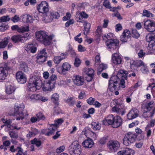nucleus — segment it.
I'll return each mask as SVG.
<instances>
[{
    "mask_svg": "<svg viewBox=\"0 0 155 155\" xmlns=\"http://www.w3.org/2000/svg\"><path fill=\"white\" fill-rule=\"evenodd\" d=\"M128 72L124 70L119 71L116 76H112L109 81L108 88L110 90L113 92L117 88L116 84L120 81L121 79H126Z\"/></svg>",
    "mask_w": 155,
    "mask_h": 155,
    "instance_id": "1",
    "label": "nucleus"
},
{
    "mask_svg": "<svg viewBox=\"0 0 155 155\" xmlns=\"http://www.w3.org/2000/svg\"><path fill=\"white\" fill-rule=\"evenodd\" d=\"M42 86V81L39 77L34 76L30 78L28 87L30 91H35L40 89Z\"/></svg>",
    "mask_w": 155,
    "mask_h": 155,
    "instance_id": "2",
    "label": "nucleus"
},
{
    "mask_svg": "<svg viewBox=\"0 0 155 155\" xmlns=\"http://www.w3.org/2000/svg\"><path fill=\"white\" fill-rule=\"evenodd\" d=\"M147 41L149 42L148 46L147 49L148 51L145 53L142 50H140L138 53V55L139 58L144 57L146 54H149L153 53L155 50V39H147Z\"/></svg>",
    "mask_w": 155,
    "mask_h": 155,
    "instance_id": "3",
    "label": "nucleus"
},
{
    "mask_svg": "<svg viewBox=\"0 0 155 155\" xmlns=\"http://www.w3.org/2000/svg\"><path fill=\"white\" fill-rule=\"evenodd\" d=\"M143 115L145 117H152L155 112L153 102L151 101L147 104L144 108Z\"/></svg>",
    "mask_w": 155,
    "mask_h": 155,
    "instance_id": "4",
    "label": "nucleus"
},
{
    "mask_svg": "<svg viewBox=\"0 0 155 155\" xmlns=\"http://www.w3.org/2000/svg\"><path fill=\"white\" fill-rule=\"evenodd\" d=\"M24 108V106L23 104L21 105L16 104L15 105L14 107V113L15 115H18L16 117L17 120H22L24 119V116L23 111Z\"/></svg>",
    "mask_w": 155,
    "mask_h": 155,
    "instance_id": "5",
    "label": "nucleus"
},
{
    "mask_svg": "<svg viewBox=\"0 0 155 155\" xmlns=\"http://www.w3.org/2000/svg\"><path fill=\"white\" fill-rule=\"evenodd\" d=\"M80 146L77 141H74L68 148L69 153L71 155H78L80 153Z\"/></svg>",
    "mask_w": 155,
    "mask_h": 155,
    "instance_id": "6",
    "label": "nucleus"
},
{
    "mask_svg": "<svg viewBox=\"0 0 155 155\" xmlns=\"http://www.w3.org/2000/svg\"><path fill=\"white\" fill-rule=\"evenodd\" d=\"M63 120L62 118H59L54 121V124H51L49 128L48 131L46 134V135L49 136L52 134L57 130L58 128V125L61 124L63 122Z\"/></svg>",
    "mask_w": 155,
    "mask_h": 155,
    "instance_id": "7",
    "label": "nucleus"
},
{
    "mask_svg": "<svg viewBox=\"0 0 155 155\" xmlns=\"http://www.w3.org/2000/svg\"><path fill=\"white\" fill-rule=\"evenodd\" d=\"M136 137L135 135L130 132L126 134L123 140L124 144L126 146H128L130 143L134 142Z\"/></svg>",
    "mask_w": 155,
    "mask_h": 155,
    "instance_id": "8",
    "label": "nucleus"
},
{
    "mask_svg": "<svg viewBox=\"0 0 155 155\" xmlns=\"http://www.w3.org/2000/svg\"><path fill=\"white\" fill-rule=\"evenodd\" d=\"M107 146L109 150L112 152H115L120 147L119 142L117 140H111L108 141Z\"/></svg>",
    "mask_w": 155,
    "mask_h": 155,
    "instance_id": "9",
    "label": "nucleus"
},
{
    "mask_svg": "<svg viewBox=\"0 0 155 155\" xmlns=\"http://www.w3.org/2000/svg\"><path fill=\"white\" fill-rule=\"evenodd\" d=\"M37 8L39 12L42 13L46 14L49 10L48 4L45 1H42L38 5Z\"/></svg>",
    "mask_w": 155,
    "mask_h": 155,
    "instance_id": "10",
    "label": "nucleus"
},
{
    "mask_svg": "<svg viewBox=\"0 0 155 155\" xmlns=\"http://www.w3.org/2000/svg\"><path fill=\"white\" fill-rule=\"evenodd\" d=\"M83 75L87 81H91L94 78V70L91 68H86L84 69Z\"/></svg>",
    "mask_w": 155,
    "mask_h": 155,
    "instance_id": "11",
    "label": "nucleus"
},
{
    "mask_svg": "<svg viewBox=\"0 0 155 155\" xmlns=\"http://www.w3.org/2000/svg\"><path fill=\"white\" fill-rule=\"evenodd\" d=\"M36 39H52L54 37L53 34L48 35L45 31H40L35 33Z\"/></svg>",
    "mask_w": 155,
    "mask_h": 155,
    "instance_id": "12",
    "label": "nucleus"
},
{
    "mask_svg": "<svg viewBox=\"0 0 155 155\" xmlns=\"http://www.w3.org/2000/svg\"><path fill=\"white\" fill-rule=\"evenodd\" d=\"M144 27L149 31L152 32L155 31V23L151 21L147 20L145 21Z\"/></svg>",
    "mask_w": 155,
    "mask_h": 155,
    "instance_id": "13",
    "label": "nucleus"
},
{
    "mask_svg": "<svg viewBox=\"0 0 155 155\" xmlns=\"http://www.w3.org/2000/svg\"><path fill=\"white\" fill-rule=\"evenodd\" d=\"M55 82L51 81H48L44 82L43 84H42V87L44 91H49L54 88Z\"/></svg>",
    "mask_w": 155,
    "mask_h": 155,
    "instance_id": "14",
    "label": "nucleus"
},
{
    "mask_svg": "<svg viewBox=\"0 0 155 155\" xmlns=\"http://www.w3.org/2000/svg\"><path fill=\"white\" fill-rule=\"evenodd\" d=\"M112 111L120 114L123 115L125 113V109L123 104H117L112 109Z\"/></svg>",
    "mask_w": 155,
    "mask_h": 155,
    "instance_id": "15",
    "label": "nucleus"
},
{
    "mask_svg": "<svg viewBox=\"0 0 155 155\" xmlns=\"http://www.w3.org/2000/svg\"><path fill=\"white\" fill-rule=\"evenodd\" d=\"M16 77L18 81L21 84L25 83L27 80L25 74L21 71H19L16 74Z\"/></svg>",
    "mask_w": 155,
    "mask_h": 155,
    "instance_id": "16",
    "label": "nucleus"
},
{
    "mask_svg": "<svg viewBox=\"0 0 155 155\" xmlns=\"http://www.w3.org/2000/svg\"><path fill=\"white\" fill-rule=\"evenodd\" d=\"M106 44L108 48L114 49L118 45V39H107L106 41Z\"/></svg>",
    "mask_w": 155,
    "mask_h": 155,
    "instance_id": "17",
    "label": "nucleus"
},
{
    "mask_svg": "<svg viewBox=\"0 0 155 155\" xmlns=\"http://www.w3.org/2000/svg\"><path fill=\"white\" fill-rule=\"evenodd\" d=\"M139 112L138 109L134 108L131 109L127 114V117L129 120H132L138 117Z\"/></svg>",
    "mask_w": 155,
    "mask_h": 155,
    "instance_id": "18",
    "label": "nucleus"
},
{
    "mask_svg": "<svg viewBox=\"0 0 155 155\" xmlns=\"http://www.w3.org/2000/svg\"><path fill=\"white\" fill-rule=\"evenodd\" d=\"M122 59L118 53H115L112 55V61L113 63L115 65L120 64Z\"/></svg>",
    "mask_w": 155,
    "mask_h": 155,
    "instance_id": "19",
    "label": "nucleus"
},
{
    "mask_svg": "<svg viewBox=\"0 0 155 155\" xmlns=\"http://www.w3.org/2000/svg\"><path fill=\"white\" fill-rule=\"evenodd\" d=\"M37 46L38 45L36 43L29 44L26 45L25 50L28 53L30 52L34 53L36 51Z\"/></svg>",
    "mask_w": 155,
    "mask_h": 155,
    "instance_id": "20",
    "label": "nucleus"
},
{
    "mask_svg": "<svg viewBox=\"0 0 155 155\" xmlns=\"http://www.w3.org/2000/svg\"><path fill=\"white\" fill-rule=\"evenodd\" d=\"M74 83L77 85L80 86L83 84L84 83V79L81 77L79 75H76L74 76L72 79Z\"/></svg>",
    "mask_w": 155,
    "mask_h": 155,
    "instance_id": "21",
    "label": "nucleus"
},
{
    "mask_svg": "<svg viewBox=\"0 0 155 155\" xmlns=\"http://www.w3.org/2000/svg\"><path fill=\"white\" fill-rule=\"evenodd\" d=\"M122 120L121 117L119 116L115 117L114 120L113 126L114 128H117L122 124Z\"/></svg>",
    "mask_w": 155,
    "mask_h": 155,
    "instance_id": "22",
    "label": "nucleus"
},
{
    "mask_svg": "<svg viewBox=\"0 0 155 155\" xmlns=\"http://www.w3.org/2000/svg\"><path fill=\"white\" fill-rule=\"evenodd\" d=\"M94 142L91 139H87L84 140L82 143V145L83 147L90 148L93 145Z\"/></svg>",
    "mask_w": 155,
    "mask_h": 155,
    "instance_id": "23",
    "label": "nucleus"
},
{
    "mask_svg": "<svg viewBox=\"0 0 155 155\" xmlns=\"http://www.w3.org/2000/svg\"><path fill=\"white\" fill-rule=\"evenodd\" d=\"M7 74V71L4 67H0V80H4L5 79Z\"/></svg>",
    "mask_w": 155,
    "mask_h": 155,
    "instance_id": "24",
    "label": "nucleus"
},
{
    "mask_svg": "<svg viewBox=\"0 0 155 155\" xmlns=\"http://www.w3.org/2000/svg\"><path fill=\"white\" fill-rule=\"evenodd\" d=\"M62 67L61 73L63 74H65L66 71H68L70 69L71 66L68 63L65 62L63 64Z\"/></svg>",
    "mask_w": 155,
    "mask_h": 155,
    "instance_id": "25",
    "label": "nucleus"
},
{
    "mask_svg": "<svg viewBox=\"0 0 155 155\" xmlns=\"http://www.w3.org/2000/svg\"><path fill=\"white\" fill-rule=\"evenodd\" d=\"M124 79H120V83L119 84L118 82L117 84H116L117 88L114 91L121 89L125 87Z\"/></svg>",
    "mask_w": 155,
    "mask_h": 155,
    "instance_id": "26",
    "label": "nucleus"
},
{
    "mask_svg": "<svg viewBox=\"0 0 155 155\" xmlns=\"http://www.w3.org/2000/svg\"><path fill=\"white\" fill-rule=\"evenodd\" d=\"M15 90V88L12 86L7 84L6 86L5 91L8 94H10L13 93Z\"/></svg>",
    "mask_w": 155,
    "mask_h": 155,
    "instance_id": "27",
    "label": "nucleus"
},
{
    "mask_svg": "<svg viewBox=\"0 0 155 155\" xmlns=\"http://www.w3.org/2000/svg\"><path fill=\"white\" fill-rule=\"evenodd\" d=\"M60 17V15L59 13L56 12H50L49 20L48 22L51 21L54 18H58Z\"/></svg>",
    "mask_w": 155,
    "mask_h": 155,
    "instance_id": "28",
    "label": "nucleus"
},
{
    "mask_svg": "<svg viewBox=\"0 0 155 155\" xmlns=\"http://www.w3.org/2000/svg\"><path fill=\"white\" fill-rule=\"evenodd\" d=\"M64 101L70 106H73L75 104V101L73 97H68L65 99Z\"/></svg>",
    "mask_w": 155,
    "mask_h": 155,
    "instance_id": "29",
    "label": "nucleus"
},
{
    "mask_svg": "<svg viewBox=\"0 0 155 155\" xmlns=\"http://www.w3.org/2000/svg\"><path fill=\"white\" fill-rule=\"evenodd\" d=\"M47 58L43 56L37 55L36 57V62L39 64H41L46 61Z\"/></svg>",
    "mask_w": 155,
    "mask_h": 155,
    "instance_id": "30",
    "label": "nucleus"
},
{
    "mask_svg": "<svg viewBox=\"0 0 155 155\" xmlns=\"http://www.w3.org/2000/svg\"><path fill=\"white\" fill-rule=\"evenodd\" d=\"M29 36V34L28 33H23L21 34L14 35L12 36L11 39H21L22 38H27Z\"/></svg>",
    "mask_w": 155,
    "mask_h": 155,
    "instance_id": "31",
    "label": "nucleus"
},
{
    "mask_svg": "<svg viewBox=\"0 0 155 155\" xmlns=\"http://www.w3.org/2000/svg\"><path fill=\"white\" fill-rule=\"evenodd\" d=\"M40 97H41V95L40 94H33L31 95H29L28 97V98L31 100H39Z\"/></svg>",
    "mask_w": 155,
    "mask_h": 155,
    "instance_id": "32",
    "label": "nucleus"
},
{
    "mask_svg": "<svg viewBox=\"0 0 155 155\" xmlns=\"http://www.w3.org/2000/svg\"><path fill=\"white\" fill-rule=\"evenodd\" d=\"M130 32V31L127 30H125L123 33L121 37V38H131Z\"/></svg>",
    "mask_w": 155,
    "mask_h": 155,
    "instance_id": "33",
    "label": "nucleus"
},
{
    "mask_svg": "<svg viewBox=\"0 0 155 155\" xmlns=\"http://www.w3.org/2000/svg\"><path fill=\"white\" fill-rule=\"evenodd\" d=\"M20 70L24 72H27L28 71L29 68L26 63L24 62L21 63L20 65Z\"/></svg>",
    "mask_w": 155,
    "mask_h": 155,
    "instance_id": "34",
    "label": "nucleus"
},
{
    "mask_svg": "<svg viewBox=\"0 0 155 155\" xmlns=\"http://www.w3.org/2000/svg\"><path fill=\"white\" fill-rule=\"evenodd\" d=\"M133 64L136 67H140L141 66H145V64L141 60H138L134 61Z\"/></svg>",
    "mask_w": 155,
    "mask_h": 155,
    "instance_id": "35",
    "label": "nucleus"
},
{
    "mask_svg": "<svg viewBox=\"0 0 155 155\" xmlns=\"http://www.w3.org/2000/svg\"><path fill=\"white\" fill-rule=\"evenodd\" d=\"M91 127L94 130H100L101 128V124L95 122H93L91 124Z\"/></svg>",
    "mask_w": 155,
    "mask_h": 155,
    "instance_id": "36",
    "label": "nucleus"
},
{
    "mask_svg": "<svg viewBox=\"0 0 155 155\" xmlns=\"http://www.w3.org/2000/svg\"><path fill=\"white\" fill-rule=\"evenodd\" d=\"M38 55L47 57V53L45 48L40 50L38 52Z\"/></svg>",
    "mask_w": 155,
    "mask_h": 155,
    "instance_id": "37",
    "label": "nucleus"
},
{
    "mask_svg": "<svg viewBox=\"0 0 155 155\" xmlns=\"http://www.w3.org/2000/svg\"><path fill=\"white\" fill-rule=\"evenodd\" d=\"M125 155H134V151L133 150L128 148L125 149Z\"/></svg>",
    "mask_w": 155,
    "mask_h": 155,
    "instance_id": "38",
    "label": "nucleus"
},
{
    "mask_svg": "<svg viewBox=\"0 0 155 155\" xmlns=\"http://www.w3.org/2000/svg\"><path fill=\"white\" fill-rule=\"evenodd\" d=\"M102 27L101 26H98L95 31L96 36L97 38H100L102 34Z\"/></svg>",
    "mask_w": 155,
    "mask_h": 155,
    "instance_id": "39",
    "label": "nucleus"
},
{
    "mask_svg": "<svg viewBox=\"0 0 155 155\" xmlns=\"http://www.w3.org/2000/svg\"><path fill=\"white\" fill-rule=\"evenodd\" d=\"M17 153L16 154V155H26V152H24L23 150L21 147H17L16 149V151Z\"/></svg>",
    "mask_w": 155,
    "mask_h": 155,
    "instance_id": "40",
    "label": "nucleus"
},
{
    "mask_svg": "<svg viewBox=\"0 0 155 155\" xmlns=\"http://www.w3.org/2000/svg\"><path fill=\"white\" fill-rule=\"evenodd\" d=\"M132 35L133 38H137L139 37L140 35L136 30L133 29L132 31Z\"/></svg>",
    "mask_w": 155,
    "mask_h": 155,
    "instance_id": "41",
    "label": "nucleus"
},
{
    "mask_svg": "<svg viewBox=\"0 0 155 155\" xmlns=\"http://www.w3.org/2000/svg\"><path fill=\"white\" fill-rule=\"evenodd\" d=\"M10 136L12 138H17L18 137L17 133L13 130L10 131L9 132Z\"/></svg>",
    "mask_w": 155,
    "mask_h": 155,
    "instance_id": "42",
    "label": "nucleus"
},
{
    "mask_svg": "<svg viewBox=\"0 0 155 155\" xmlns=\"http://www.w3.org/2000/svg\"><path fill=\"white\" fill-rule=\"evenodd\" d=\"M59 95L57 93H55L51 96V99L54 102H57L59 100Z\"/></svg>",
    "mask_w": 155,
    "mask_h": 155,
    "instance_id": "43",
    "label": "nucleus"
},
{
    "mask_svg": "<svg viewBox=\"0 0 155 155\" xmlns=\"http://www.w3.org/2000/svg\"><path fill=\"white\" fill-rule=\"evenodd\" d=\"M10 20V18L8 15L0 17V22H1L8 21Z\"/></svg>",
    "mask_w": 155,
    "mask_h": 155,
    "instance_id": "44",
    "label": "nucleus"
},
{
    "mask_svg": "<svg viewBox=\"0 0 155 155\" xmlns=\"http://www.w3.org/2000/svg\"><path fill=\"white\" fill-rule=\"evenodd\" d=\"M31 143L32 144H35L38 147H39L41 144V141L38 140L35 138H34L33 140H31Z\"/></svg>",
    "mask_w": 155,
    "mask_h": 155,
    "instance_id": "45",
    "label": "nucleus"
},
{
    "mask_svg": "<svg viewBox=\"0 0 155 155\" xmlns=\"http://www.w3.org/2000/svg\"><path fill=\"white\" fill-rule=\"evenodd\" d=\"M88 15L86 14L85 12H82L81 13V16L79 17V20H78V21L79 22H81V19H83V18H87L88 17Z\"/></svg>",
    "mask_w": 155,
    "mask_h": 155,
    "instance_id": "46",
    "label": "nucleus"
},
{
    "mask_svg": "<svg viewBox=\"0 0 155 155\" xmlns=\"http://www.w3.org/2000/svg\"><path fill=\"white\" fill-rule=\"evenodd\" d=\"M153 15L150 12L146 10H144L143 11V15L144 16H146L147 17H149L150 16L151 17L153 16Z\"/></svg>",
    "mask_w": 155,
    "mask_h": 155,
    "instance_id": "47",
    "label": "nucleus"
},
{
    "mask_svg": "<svg viewBox=\"0 0 155 155\" xmlns=\"http://www.w3.org/2000/svg\"><path fill=\"white\" fill-rule=\"evenodd\" d=\"M114 34L111 33H109L107 34V35H105L104 36H103V38L104 39V38H106L107 39L108 38H110V39H113L114 38Z\"/></svg>",
    "mask_w": 155,
    "mask_h": 155,
    "instance_id": "48",
    "label": "nucleus"
},
{
    "mask_svg": "<svg viewBox=\"0 0 155 155\" xmlns=\"http://www.w3.org/2000/svg\"><path fill=\"white\" fill-rule=\"evenodd\" d=\"M107 67V66L106 64H101L99 65L98 69L99 71H101L103 70L106 69Z\"/></svg>",
    "mask_w": 155,
    "mask_h": 155,
    "instance_id": "49",
    "label": "nucleus"
},
{
    "mask_svg": "<svg viewBox=\"0 0 155 155\" xmlns=\"http://www.w3.org/2000/svg\"><path fill=\"white\" fill-rule=\"evenodd\" d=\"M145 131L147 133V137H150L151 134V130L150 129L149 125H147L145 128Z\"/></svg>",
    "mask_w": 155,
    "mask_h": 155,
    "instance_id": "50",
    "label": "nucleus"
},
{
    "mask_svg": "<svg viewBox=\"0 0 155 155\" xmlns=\"http://www.w3.org/2000/svg\"><path fill=\"white\" fill-rule=\"evenodd\" d=\"M61 112V110L58 106H56L54 107L53 109V112L54 114L58 115Z\"/></svg>",
    "mask_w": 155,
    "mask_h": 155,
    "instance_id": "51",
    "label": "nucleus"
},
{
    "mask_svg": "<svg viewBox=\"0 0 155 155\" xmlns=\"http://www.w3.org/2000/svg\"><path fill=\"white\" fill-rule=\"evenodd\" d=\"M81 63V61L78 58H76L75 59V61L74 63V66L76 67H78Z\"/></svg>",
    "mask_w": 155,
    "mask_h": 155,
    "instance_id": "52",
    "label": "nucleus"
},
{
    "mask_svg": "<svg viewBox=\"0 0 155 155\" xmlns=\"http://www.w3.org/2000/svg\"><path fill=\"white\" fill-rule=\"evenodd\" d=\"M36 117L38 120V121L41 120H44L45 119V117L41 113H38L36 115Z\"/></svg>",
    "mask_w": 155,
    "mask_h": 155,
    "instance_id": "53",
    "label": "nucleus"
},
{
    "mask_svg": "<svg viewBox=\"0 0 155 155\" xmlns=\"http://www.w3.org/2000/svg\"><path fill=\"white\" fill-rule=\"evenodd\" d=\"M8 26V25H5L4 24H2L1 25H0V31H4L7 30Z\"/></svg>",
    "mask_w": 155,
    "mask_h": 155,
    "instance_id": "54",
    "label": "nucleus"
},
{
    "mask_svg": "<svg viewBox=\"0 0 155 155\" xmlns=\"http://www.w3.org/2000/svg\"><path fill=\"white\" fill-rule=\"evenodd\" d=\"M8 39L3 41L0 42V48H5L7 45L8 43Z\"/></svg>",
    "mask_w": 155,
    "mask_h": 155,
    "instance_id": "55",
    "label": "nucleus"
},
{
    "mask_svg": "<svg viewBox=\"0 0 155 155\" xmlns=\"http://www.w3.org/2000/svg\"><path fill=\"white\" fill-rule=\"evenodd\" d=\"M61 60L59 56H55L54 57V61L56 64H59Z\"/></svg>",
    "mask_w": 155,
    "mask_h": 155,
    "instance_id": "56",
    "label": "nucleus"
},
{
    "mask_svg": "<svg viewBox=\"0 0 155 155\" xmlns=\"http://www.w3.org/2000/svg\"><path fill=\"white\" fill-rule=\"evenodd\" d=\"M42 42L45 46L50 45L51 43V41L50 39H42Z\"/></svg>",
    "mask_w": 155,
    "mask_h": 155,
    "instance_id": "57",
    "label": "nucleus"
},
{
    "mask_svg": "<svg viewBox=\"0 0 155 155\" xmlns=\"http://www.w3.org/2000/svg\"><path fill=\"white\" fill-rule=\"evenodd\" d=\"M100 62V56L99 55H97L95 57V64H94L95 66H96V65H97L99 64Z\"/></svg>",
    "mask_w": 155,
    "mask_h": 155,
    "instance_id": "58",
    "label": "nucleus"
},
{
    "mask_svg": "<svg viewBox=\"0 0 155 155\" xmlns=\"http://www.w3.org/2000/svg\"><path fill=\"white\" fill-rule=\"evenodd\" d=\"M29 30V27L26 26L25 27H21L20 28V29H19V32H24L25 31H27Z\"/></svg>",
    "mask_w": 155,
    "mask_h": 155,
    "instance_id": "59",
    "label": "nucleus"
},
{
    "mask_svg": "<svg viewBox=\"0 0 155 155\" xmlns=\"http://www.w3.org/2000/svg\"><path fill=\"white\" fill-rule=\"evenodd\" d=\"M84 29L87 30V31H89V29L91 27V24L90 23L85 22L84 24Z\"/></svg>",
    "mask_w": 155,
    "mask_h": 155,
    "instance_id": "60",
    "label": "nucleus"
},
{
    "mask_svg": "<svg viewBox=\"0 0 155 155\" xmlns=\"http://www.w3.org/2000/svg\"><path fill=\"white\" fill-rule=\"evenodd\" d=\"M95 100L94 98L91 97L87 100V101L89 104L91 105L93 104Z\"/></svg>",
    "mask_w": 155,
    "mask_h": 155,
    "instance_id": "61",
    "label": "nucleus"
},
{
    "mask_svg": "<svg viewBox=\"0 0 155 155\" xmlns=\"http://www.w3.org/2000/svg\"><path fill=\"white\" fill-rule=\"evenodd\" d=\"M20 19L19 17L18 16L15 15L14 17H12L11 18L12 21L14 23L17 22Z\"/></svg>",
    "mask_w": 155,
    "mask_h": 155,
    "instance_id": "62",
    "label": "nucleus"
},
{
    "mask_svg": "<svg viewBox=\"0 0 155 155\" xmlns=\"http://www.w3.org/2000/svg\"><path fill=\"white\" fill-rule=\"evenodd\" d=\"M65 149V147L64 146H60L56 150V152L57 153H60L63 151Z\"/></svg>",
    "mask_w": 155,
    "mask_h": 155,
    "instance_id": "63",
    "label": "nucleus"
},
{
    "mask_svg": "<svg viewBox=\"0 0 155 155\" xmlns=\"http://www.w3.org/2000/svg\"><path fill=\"white\" fill-rule=\"evenodd\" d=\"M68 55V54L67 52L63 53L61 54L59 56L61 59L62 60L67 58Z\"/></svg>",
    "mask_w": 155,
    "mask_h": 155,
    "instance_id": "64",
    "label": "nucleus"
}]
</instances>
